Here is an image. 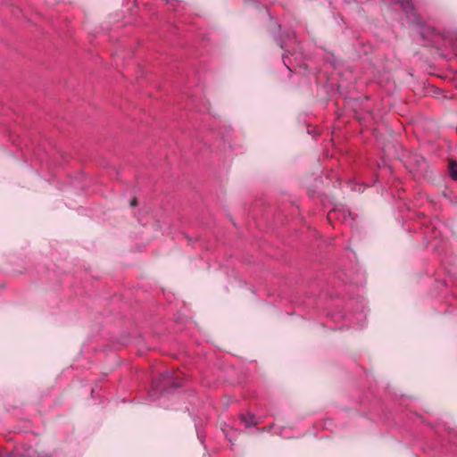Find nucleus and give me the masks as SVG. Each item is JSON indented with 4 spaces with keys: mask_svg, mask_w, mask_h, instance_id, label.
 I'll return each instance as SVG.
<instances>
[{
    "mask_svg": "<svg viewBox=\"0 0 457 457\" xmlns=\"http://www.w3.org/2000/svg\"><path fill=\"white\" fill-rule=\"evenodd\" d=\"M137 205V200L136 198H133L131 201H130V206L131 207H135Z\"/></svg>",
    "mask_w": 457,
    "mask_h": 457,
    "instance_id": "obj_3",
    "label": "nucleus"
},
{
    "mask_svg": "<svg viewBox=\"0 0 457 457\" xmlns=\"http://www.w3.org/2000/svg\"><path fill=\"white\" fill-rule=\"evenodd\" d=\"M244 420H245V422L246 427H251V426H253V425H254V423H253V422H252L251 420H246V419H244Z\"/></svg>",
    "mask_w": 457,
    "mask_h": 457,
    "instance_id": "obj_4",
    "label": "nucleus"
},
{
    "mask_svg": "<svg viewBox=\"0 0 457 457\" xmlns=\"http://www.w3.org/2000/svg\"><path fill=\"white\" fill-rule=\"evenodd\" d=\"M395 3L399 4L403 10L408 13L412 11V4L409 0H394Z\"/></svg>",
    "mask_w": 457,
    "mask_h": 457,
    "instance_id": "obj_2",
    "label": "nucleus"
},
{
    "mask_svg": "<svg viewBox=\"0 0 457 457\" xmlns=\"http://www.w3.org/2000/svg\"><path fill=\"white\" fill-rule=\"evenodd\" d=\"M448 170L451 178L457 180V161L450 159L448 162Z\"/></svg>",
    "mask_w": 457,
    "mask_h": 457,
    "instance_id": "obj_1",
    "label": "nucleus"
}]
</instances>
